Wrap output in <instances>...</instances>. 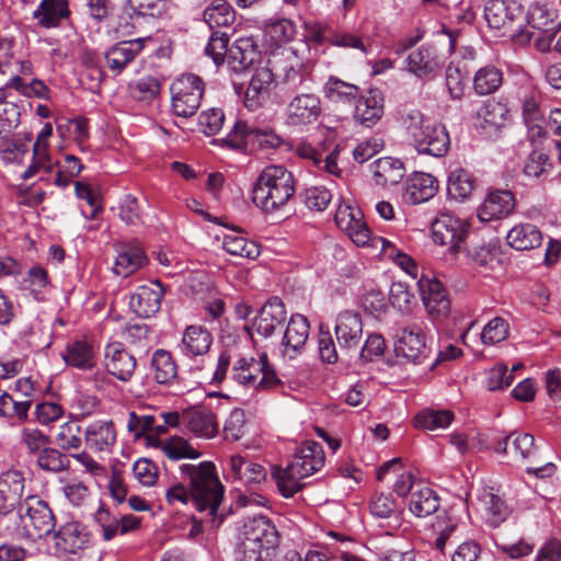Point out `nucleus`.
<instances>
[{
    "instance_id": "5",
    "label": "nucleus",
    "mask_w": 561,
    "mask_h": 561,
    "mask_svg": "<svg viewBox=\"0 0 561 561\" xmlns=\"http://www.w3.org/2000/svg\"><path fill=\"white\" fill-rule=\"evenodd\" d=\"M56 525L51 508L38 495H28L13 515L11 525L5 528L18 538L36 539L48 536Z\"/></svg>"
},
{
    "instance_id": "3",
    "label": "nucleus",
    "mask_w": 561,
    "mask_h": 561,
    "mask_svg": "<svg viewBox=\"0 0 561 561\" xmlns=\"http://www.w3.org/2000/svg\"><path fill=\"white\" fill-rule=\"evenodd\" d=\"M324 451L320 443L314 440L302 443L285 468L277 466L272 470V477L279 493L289 499L300 492L306 486L302 480L319 471L324 466Z\"/></svg>"
},
{
    "instance_id": "40",
    "label": "nucleus",
    "mask_w": 561,
    "mask_h": 561,
    "mask_svg": "<svg viewBox=\"0 0 561 561\" xmlns=\"http://www.w3.org/2000/svg\"><path fill=\"white\" fill-rule=\"evenodd\" d=\"M507 243L517 251L536 249L542 243L541 231L531 224L514 226L506 236Z\"/></svg>"
},
{
    "instance_id": "8",
    "label": "nucleus",
    "mask_w": 561,
    "mask_h": 561,
    "mask_svg": "<svg viewBox=\"0 0 561 561\" xmlns=\"http://www.w3.org/2000/svg\"><path fill=\"white\" fill-rule=\"evenodd\" d=\"M528 25L538 31L535 37V45L538 50H549L551 42L561 27V16L551 3L546 1H534L527 11Z\"/></svg>"
},
{
    "instance_id": "30",
    "label": "nucleus",
    "mask_w": 561,
    "mask_h": 561,
    "mask_svg": "<svg viewBox=\"0 0 561 561\" xmlns=\"http://www.w3.org/2000/svg\"><path fill=\"white\" fill-rule=\"evenodd\" d=\"M260 51L252 37H239L229 48L227 65L234 73L248 70L259 58Z\"/></svg>"
},
{
    "instance_id": "58",
    "label": "nucleus",
    "mask_w": 561,
    "mask_h": 561,
    "mask_svg": "<svg viewBox=\"0 0 561 561\" xmlns=\"http://www.w3.org/2000/svg\"><path fill=\"white\" fill-rule=\"evenodd\" d=\"M415 301L414 294L402 282H393L389 289V302L400 312H410Z\"/></svg>"
},
{
    "instance_id": "47",
    "label": "nucleus",
    "mask_w": 561,
    "mask_h": 561,
    "mask_svg": "<svg viewBox=\"0 0 561 561\" xmlns=\"http://www.w3.org/2000/svg\"><path fill=\"white\" fill-rule=\"evenodd\" d=\"M480 500L484 505L485 518L490 526L497 527L506 520L511 511L505 502L492 490L484 491Z\"/></svg>"
},
{
    "instance_id": "12",
    "label": "nucleus",
    "mask_w": 561,
    "mask_h": 561,
    "mask_svg": "<svg viewBox=\"0 0 561 561\" xmlns=\"http://www.w3.org/2000/svg\"><path fill=\"white\" fill-rule=\"evenodd\" d=\"M519 100L523 122L527 128V139L536 146L537 141L545 140L547 137L540 93L535 89H528L520 94Z\"/></svg>"
},
{
    "instance_id": "2",
    "label": "nucleus",
    "mask_w": 561,
    "mask_h": 561,
    "mask_svg": "<svg viewBox=\"0 0 561 561\" xmlns=\"http://www.w3.org/2000/svg\"><path fill=\"white\" fill-rule=\"evenodd\" d=\"M401 123L408 145L419 154L443 158L448 153L450 137L444 124L417 108L403 112Z\"/></svg>"
},
{
    "instance_id": "43",
    "label": "nucleus",
    "mask_w": 561,
    "mask_h": 561,
    "mask_svg": "<svg viewBox=\"0 0 561 561\" xmlns=\"http://www.w3.org/2000/svg\"><path fill=\"white\" fill-rule=\"evenodd\" d=\"M323 92L324 96L333 103L352 104L358 100L360 89L331 76L324 84Z\"/></svg>"
},
{
    "instance_id": "56",
    "label": "nucleus",
    "mask_w": 561,
    "mask_h": 561,
    "mask_svg": "<svg viewBox=\"0 0 561 561\" xmlns=\"http://www.w3.org/2000/svg\"><path fill=\"white\" fill-rule=\"evenodd\" d=\"M58 167L54 183L59 187L68 186L83 170L80 159L73 154H65L64 160L58 162Z\"/></svg>"
},
{
    "instance_id": "22",
    "label": "nucleus",
    "mask_w": 561,
    "mask_h": 561,
    "mask_svg": "<svg viewBox=\"0 0 561 561\" xmlns=\"http://www.w3.org/2000/svg\"><path fill=\"white\" fill-rule=\"evenodd\" d=\"M535 438L527 433H512L496 440L492 448L497 454H503L508 461L523 462L526 459L535 460Z\"/></svg>"
},
{
    "instance_id": "20",
    "label": "nucleus",
    "mask_w": 561,
    "mask_h": 561,
    "mask_svg": "<svg viewBox=\"0 0 561 561\" xmlns=\"http://www.w3.org/2000/svg\"><path fill=\"white\" fill-rule=\"evenodd\" d=\"M150 38L121 41L112 45L105 53L106 67L114 75H121L139 56L146 42Z\"/></svg>"
},
{
    "instance_id": "9",
    "label": "nucleus",
    "mask_w": 561,
    "mask_h": 561,
    "mask_svg": "<svg viewBox=\"0 0 561 561\" xmlns=\"http://www.w3.org/2000/svg\"><path fill=\"white\" fill-rule=\"evenodd\" d=\"M221 141L238 151H251L256 148L270 150L282 144L280 137L273 130L250 127L241 121L234 123L232 130Z\"/></svg>"
},
{
    "instance_id": "51",
    "label": "nucleus",
    "mask_w": 561,
    "mask_h": 561,
    "mask_svg": "<svg viewBox=\"0 0 561 561\" xmlns=\"http://www.w3.org/2000/svg\"><path fill=\"white\" fill-rule=\"evenodd\" d=\"M36 465L46 472H62L69 467V460L59 449L48 445L36 455Z\"/></svg>"
},
{
    "instance_id": "1",
    "label": "nucleus",
    "mask_w": 561,
    "mask_h": 561,
    "mask_svg": "<svg viewBox=\"0 0 561 561\" xmlns=\"http://www.w3.org/2000/svg\"><path fill=\"white\" fill-rule=\"evenodd\" d=\"M179 470L183 481L165 491L167 502L171 505L192 504L197 511H208L209 515L216 516L225 489L218 479L215 465L211 461L183 463Z\"/></svg>"
},
{
    "instance_id": "25",
    "label": "nucleus",
    "mask_w": 561,
    "mask_h": 561,
    "mask_svg": "<svg viewBox=\"0 0 561 561\" xmlns=\"http://www.w3.org/2000/svg\"><path fill=\"white\" fill-rule=\"evenodd\" d=\"M310 324L302 314L290 317L282 340V353L290 359L301 354L309 337Z\"/></svg>"
},
{
    "instance_id": "60",
    "label": "nucleus",
    "mask_w": 561,
    "mask_h": 561,
    "mask_svg": "<svg viewBox=\"0 0 561 561\" xmlns=\"http://www.w3.org/2000/svg\"><path fill=\"white\" fill-rule=\"evenodd\" d=\"M20 439L28 455H37L50 444V437L36 427H23Z\"/></svg>"
},
{
    "instance_id": "21",
    "label": "nucleus",
    "mask_w": 561,
    "mask_h": 561,
    "mask_svg": "<svg viewBox=\"0 0 561 561\" xmlns=\"http://www.w3.org/2000/svg\"><path fill=\"white\" fill-rule=\"evenodd\" d=\"M104 365L110 375L121 381H128L136 370L137 360L123 343L113 342L105 346Z\"/></svg>"
},
{
    "instance_id": "18",
    "label": "nucleus",
    "mask_w": 561,
    "mask_h": 561,
    "mask_svg": "<svg viewBox=\"0 0 561 561\" xmlns=\"http://www.w3.org/2000/svg\"><path fill=\"white\" fill-rule=\"evenodd\" d=\"M417 287L428 314L435 319L447 317L450 300L443 284L436 278L421 277Z\"/></svg>"
},
{
    "instance_id": "64",
    "label": "nucleus",
    "mask_w": 561,
    "mask_h": 561,
    "mask_svg": "<svg viewBox=\"0 0 561 561\" xmlns=\"http://www.w3.org/2000/svg\"><path fill=\"white\" fill-rule=\"evenodd\" d=\"M245 434V413L242 409H233L224 425L225 439L237 442Z\"/></svg>"
},
{
    "instance_id": "44",
    "label": "nucleus",
    "mask_w": 561,
    "mask_h": 561,
    "mask_svg": "<svg viewBox=\"0 0 561 561\" xmlns=\"http://www.w3.org/2000/svg\"><path fill=\"white\" fill-rule=\"evenodd\" d=\"M146 260L147 256L141 249L125 247L118 252L113 271L118 276L128 277L141 268Z\"/></svg>"
},
{
    "instance_id": "37",
    "label": "nucleus",
    "mask_w": 561,
    "mask_h": 561,
    "mask_svg": "<svg viewBox=\"0 0 561 561\" xmlns=\"http://www.w3.org/2000/svg\"><path fill=\"white\" fill-rule=\"evenodd\" d=\"M54 540L59 552L75 554L84 547L87 535L78 523L71 522L54 533Z\"/></svg>"
},
{
    "instance_id": "7",
    "label": "nucleus",
    "mask_w": 561,
    "mask_h": 561,
    "mask_svg": "<svg viewBox=\"0 0 561 561\" xmlns=\"http://www.w3.org/2000/svg\"><path fill=\"white\" fill-rule=\"evenodd\" d=\"M170 91L173 113L176 116L191 117L201 106L205 83L197 75L184 73L171 83Z\"/></svg>"
},
{
    "instance_id": "53",
    "label": "nucleus",
    "mask_w": 561,
    "mask_h": 561,
    "mask_svg": "<svg viewBox=\"0 0 561 561\" xmlns=\"http://www.w3.org/2000/svg\"><path fill=\"white\" fill-rule=\"evenodd\" d=\"M467 73L458 64L449 62L445 69V85L451 100L459 101L466 91Z\"/></svg>"
},
{
    "instance_id": "57",
    "label": "nucleus",
    "mask_w": 561,
    "mask_h": 561,
    "mask_svg": "<svg viewBox=\"0 0 561 561\" xmlns=\"http://www.w3.org/2000/svg\"><path fill=\"white\" fill-rule=\"evenodd\" d=\"M160 444L164 455L171 460L183 458L196 459L201 456V454L182 437L175 436Z\"/></svg>"
},
{
    "instance_id": "29",
    "label": "nucleus",
    "mask_w": 561,
    "mask_h": 561,
    "mask_svg": "<svg viewBox=\"0 0 561 561\" xmlns=\"http://www.w3.org/2000/svg\"><path fill=\"white\" fill-rule=\"evenodd\" d=\"M154 285V288L138 286L129 298L130 309L140 318H150L160 310L164 291L159 280H156Z\"/></svg>"
},
{
    "instance_id": "19",
    "label": "nucleus",
    "mask_w": 561,
    "mask_h": 561,
    "mask_svg": "<svg viewBox=\"0 0 561 561\" xmlns=\"http://www.w3.org/2000/svg\"><path fill=\"white\" fill-rule=\"evenodd\" d=\"M342 352L357 350L363 337V321L358 312L345 310L337 314L334 328Z\"/></svg>"
},
{
    "instance_id": "31",
    "label": "nucleus",
    "mask_w": 561,
    "mask_h": 561,
    "mask_svg": "<svg viewBox=\"0 0 561 561\" xmlns=\"http://www.w3.org/2000/svg\"><path fill=\"white\" fill-rule=\"evenodd\" d=\"M213 344L211 333L202 325H188L182 335L179 350L187 358L203 357Z\"/></svg>"
},
{
    "instance_id": "23",
    "label": "nucleus",
    "mask_w": 561,
    "mask_h": 561,
    "mask_svg": "<svg viewBox=\"0 0 561 561\" xmlns=\"http://www.w3.org/2000/svg\"><path fill=\"white\" fill-rule=\"evenodd\" d=\"M515 209V197L507 190H492L478 208L480 221H492L506 218Z\"/></svg>"
},
{
    "instance_id": "35",
    "label": "nucleus",
    "mask_w": 561,
    "mask_h": 561,
    "mask_svg": "<svg viewBox=\"0 0 561 561\" xmlns=\"http://www.w3.org/2000/svg\"><path fill=\"white\" fill-rule=\"evenodd\" d=\"M242 537L274 549L278 543V531L266 516H254L243 525Z\"/></svg>"
},
{
    "instance_id": "62",
    "label": "nucleus",
    "mask_w": 561,
    "mask_h": 561,
    "mask_svg": "<svg viewBox=\"0 0 561 561\" xmlns=\"http://www.w3.org/2000/svg\"><path fill=\"white\" fill-rule=\"evenodd\" d=\"M229 35L226 32H213L205 47V54L209 56L216 65H220L228 56Z\"/></svg>"
},
{
    "instance_id": "6",
    "label": "nucleus",
    "mask_w": 561,
    "mask_h": 561,
    "mask_svg": "<svg viewBox=\"0 0 561 561\" xmlns=\"http://www.w3.org/2000/svg\"><path fill=\"white\" fill-rule=\"evenodd\" d=\"M230 376L234 382L255 390H277L283 386L266 353L259 358L239 356L232 363Z\"/></svg>"
},
{
    "instance_id": "36",
    "label": "nucleus",
    "mask_w": 561,
    "mask_h": 561,
    "mask_svg": "<svg viewBox=\"0 0 561 561\" xmlns=\"http://www.w3.org/2000/svg\"><path fill=\"white\" fill-rule=\"evenodd\" d=\"M150 371L154 381L163 386H172L179 379L178 365L169 351L156 350L150 359Z\"/></svg>"
},
{
    "instance_id": "54",
    "label": "nucleus",
    "mask_w": 561,
    "mask_h": 561,
    "mask_svg": "<svg viewBox=\"0 0 561 561\" xmlns=\"http://www.w3.org/2000/svg\"><path fill=\"white\" fill-rule=\"evenodd\" d=\"M458 527V522L455 517L446 512L436 516L432 525L434 533L437 535L434 547L440 553L445 552V546L451 535Z\"/></svg>"
},
{
    "instance_id": "42",
    "label": "nucleus",
    "mask_w": 561,
    "mask_h": 561,
    "mask_svg": "<svg viewBox=\"0 0 561 561\" xmlns=\"http://www.w3.org/2000/svg\"><path fill=\"white\" fill-rule=\"evenodd\" d=\"M503 80L502 69L494 65H485L476 71L472 78V88L477 95H490L501 88Z\"/></svg>"
},
{
    "instance_id": "63",
    "label": "nucleus",
    "mask_w": 561,
    "mask_h": 561,
    "mask_svg": "<svg viewBox=\"0 0 561 561\" xmlns=\"http://www.w3.org/2000/svg\"><path fill=\"white\" fill-rule=\"evenodd\" d=\"M224 122V111L218 107L203 111L198 116L199 130L207 136L216 135L222 128Z\"/></svg>"
},
{
    "instance_id": "50",
    "label": "nucleus",
    "mask_w": 561,
    "mask_h": 561,
    "mask_svg": "<svg viewBox=\"0 0 561 561\" xmlns=\"http://www.w3.org/2000/svg\"><path fill=\"white\" fill-rule=\"evenodd\" d=\"M128 89L134 100L148 104L159 95L161 83L157 78L147 76L129 83Z\"/></svg>"
},
{
    "instance_id": "15",
    "label": "nucleus",
    "mask_w": 561,
    "mask_h": 561,
    "mask_svg": "<svg viewBox=\"0 0 561 561\" xmlns=\"http://www.w3.org/2000/svg\"><path fill=\"white\" fill-rule=\"evenodd\" d=\"M25 478L20 470H8L0 474V517H11L23 504Z\"/></svg>"
},
{
    "instance_id": "4",
    "label": "nucleus",
    "mask_w": 561,
    "mask_h": 561,
    "mask_svg": "<svg viewBox=\"0 0 561 561\" xmlns=\"http://www.w3.org/2000/svg\"><path fill=\"white\" fill-rule=\"evenodd\" d=\"M295 193V180L283 165L265 167L252 188L254 205L267 215L280 213Z\"/></svg>"
},
{
    "instance_id": "14",
    "label": "nucleus",
    "mask_w": 561,
    "mask_h": 561,
    "mask_svg": "<svg viewBox=\"0 0 561 561\" xmlns=\"http://www.w3.org/2000/svg\"><path fill=\"white\" fill-rule=\"evenodd\" d=\"M334 220L336 226L344 231L358 247L366 245L370 239V230L364 221L362 210L350 203H339Z\"/></svg>"
},
{
    "instance_id": "24",
    "label": "nucleus",
    "mask_w": 561,
    "mask_h": 561,
    "mask_svg": "<svg viewBox=\"0 0 561 561\" xmlns=\"http://www.w3.org/2000/svg\"><path fill=\"white\" fill-rule=\"evenodd\" d=\"M522 14V7L514 1L490 0L484 7L485 21L494 30L515 31L513 25Z\"/></svg>"
},
{
    "instance_id": "45",
    "label": "nucleus",
    "mask_w": 561,
    "mask_h": 561,
    "mask_svg": "<svg viewBox=\"0 0 561 561\" xmlns=\"http://www.w3.org/2000/svg\"><path fill=\"white\" fill-rule=\"evenodd\" d=\"M234 20L236 12L226 0H213L204 10V21L210 28L229 27Z\"/></svg>"
},
{
    "instance_id": "38",
    "label": "nucleus",
    "mask_w": 561,
    "mask_h": 561,
    "mask_svg": "<svg viewBox=\"0 0 561 561\" xmlns=\"http://www.w3.org/2000/svg\"><path fill=\"white\" fill-rule=\"evenodd\" d=\"M477 185V179L468 170L457 168L449 172L447 195L456 202H466L471 197Z\"/></svg>"
},
{
    "instance_id": "13",
    "label": "nucleus",
    "mask_w": 561,
    "mask_h": 561,
    "mask_svg": "<svg viewBox=\"0 0 561 561\" xmlns=\"http://www.w3.org/2000/svg\"><path fill=\"white\" fill-rule=\"evenodd\" d=\"M368 549L379 561H415L412 545L403 537L383 533L368 541Z\"/></svg>"
},
{
    "instance_id": "28",
    "label": "nucleus",
    "mask_w": 561,
    "mask_h": 561,
    "mask_svg": "<svg viewBox=\"0 0 561 561\" xmlns=\"http://www.w3.org/2000/svg\"><path fill=\"white\" fill-rule=\"evenodd\" d=\"M383 115V95L378 89H370L355 102L354 119L359 125L370 128Z\"/></svg>"
},
{
    "instance_id": "41",
    "label": "nucleus",
    "mask_w": 561,
    "mask_h": 561,
    "mask_svg": "<svg viewBox=\"0 0 561 561\" xmlns=\"http://www.w3.org/2000/svg\"><path fill=\"white\" fill-rule=\"evenodd\" d=\"M439 506L440 499L433 489L428 486H422L411 492L409 511L415 517H427L437 512Z\"/></svg>"
},
{
    "instance_id": "59",
    "label": "nucleus",
    "mask_w": 561,
    "mask_h": 561,
    "mask_svg": "<svg viewBox=\"0 0 561 561\" xmlns=\"http://www.w3.org/2000/svg\"><path fill=\"white\" fill-rule=\"evenodd\" d=\"M467 255L478 265L480 266H489L492 267L494 262H499L500 251L499 248L493 243H484L481 245H473L471 248L465 249Z\"/></svg>"
},
{
    "instance_id": "16",
    "label": "nucleus",
    "mask_w": 561,
    "mask_h": 561,
    "mask_svg": "<svg viewBox=\"0 0 561 561\" xmlns=\"http://www.w3.org/2000/svg\"><path fill=\"white\" fill-rule=\"evenodd\" d=\"M405 66L417 79L426 80L438 76L443 61L435 46L424 44L407 56Z\"/></svg>"
},
{
    "instance_id": "26",
    "label": "nucleus",
    "mask_w": 561,
    "mask_h": 561,
    "mask_svg": "<svg viewBox=\"0 0 561 561\" xmlns=\"http://www.w3.org/2000/svg\"><path fill=\"white\" fill-rule=\"evenodd\" d=\"M286 318L287 312L284 302L280 298L274 296L260 309L259 314L254 319L253 327L257 334L270 337L276 329L284 325Z\"/></svg>"
},
{
    "instance_id": "39",
    "label": "nucleus",
    "mask_w": 561,
    "mask_h": 561,
    "mask_svg": "<svg viewBox=\"0 0 561 561\" xmlns=\"http://www.w3.org/2000/svg\"><path fill=\"white\" fill-rule=\"evenodd\" d=\"M374 179L379 185H396L404 176L403 162L393 157H382L371 164Z\"/></svg>"
},
{
    "instance_id": "48",
    "label": "nucleus",
    "mask_w": 561,
    "mask_h": 561,
    "mask_svg": "<svg viewBox=\"0 0 561 561\" xmlns=\"http://www.w3.org/2000/svg\"><path fill=\"white\" fill-rule=\"evenodd\" d=\"M222 248L233 256L253 260L260 255L259 244L239 234H226L222 240Z\"/></svg>"
},
{
    "instance_id": "33",
    "label": "nucleus",
    "mask_w": 561,
    "mask_h": 561,
    "mask_svg": "<svg viewBox=\"0 0 561 561\" xmlns=\"http://www.w3.org/2000/svg\"><path fill=\"white\" fill-rule=\"evenodd\" d=\"M33 19L43 28H55L70 16L68 0H41Z\"/></svg>"
},
{
    "instance_id": "32",
    "label": "nucleus",
    "mask_w": 561,
    "mask_h": 561,
    "mask_svg": "<svg viewBox=\"0 0 561 561\" xmlns=\"http://www.w3.org/2000/svg\"><path fill=\"white\" fill-rule=\"evenodd\" d=\"M183 426L201 437H213L218 432L216 415L206 407H194L183 411Z\"/></svg>"
},
{
    "instance_id": "17",
    "label": "nucleus",
    "mask_w": 561,
    "mask_h": 561,
    "mask_svg": "<svg viewBox=\"0 0 561 561\" xmlns=\"http://www.w3.org/2000/svg\"><path fill=\"white\" fill-rule=\"evenodd\" d=\"M396 352L413 364L423 363L428 356L423 329L417 324L402 328L398 333Z\"/></svg>"
},
{
    "instance_id": "27",
    "label": "nucleus",
    "mask_w": 561,
    "mask_h": 561,
    "mask_svg": "<svg viewBox=\"0 0 561 561\" xmlns=\"http://www.w3.org/2000/svg\"><path fill=\"white\" fill-rule=\"evenodd\" d=\"M403 199L412 205L425 203L438 191L437 180L430 173L415 172L405 180Z\"/></svg>"
},
{
    "instance_id": "61",
    "label": "nucleus",
    "mask_w": 561,
    "mask_h": 561,
    "mask_svg": "<svg viewBox=\"0 0 561 561\" xmlns=\"http://www.w3.org/2000/svg\"><path fill=\"white\" fill-rule=\"evenodd\" d=\"M510 325L501 317L490 320L481 332V341L485 345H492L504 341L508 335Z\"/></svg>"
},
{
    "instance_id": "55",
    "label": "nucleus",
    "mask_w": 561,
    "mask_h": 561,
    "mask_svg": "<svg viewBox=\"0 0 561 561\" xmlns=\"http://www.w3.org/2000/svg\"><path fill=\"white\" fill-rule=\"evenodd\" d=\"M270 547H264L244 537L240 539L237 547V561H268L271 557Z\"/></svg>"
},
{
    "instance_id": "10",
    "label": "nucleus",
    "mask_w": 561,
    "mask_h": 561,
    "mask_svg": "<svg viewBox=\"0 0 561 561\" xmlns=\"http://www.w3.org/2000/svg\"><path fill=\"white\" fill-rule=\"evenodd\" d=\"M470 225L450 213L443 211L432 221V237L435 243L448 247L453 255L465 249Z\"/></svg>"
},
{
    "instance_id": "46",
    "label": "nucleus",
    "mask_w": 561,
    "mask_h": 561,
    "mask_svg": "<svg viewBox=\"0 0 561 561\" xmlns=\"http://www.w3.org/2000/svg\"><path fill=\"white\" fill-rule=\"evenodd\" d=\"M62 358L67 365L79 369H91L94 366L93 346L87 341H75L68 345Z\"/></svg>"
},
{
    "instance_id": "52",
    "label": "nucleus",
    "mask_w": 561,
    "mask_h": 561,
    "mask_svg": "<svg viewBox=\"0 0 561 561\" xmlns=\"http://www.w3.org/2000/svg\"><path fill=\"white\" fill-rule=\"evenodd\" d=\"M81 427L77 421H68L59 426L55 443L60 450L79 449L82 445Z\"/></svg>"
},
{
    "instance_id": "11",
    "label": "nucleus",
    "mask_w": 561,
    "mask_h": 561,
    "mask_svg": "<svg viewBox=\"0 0 561 561\" xmlns=\"http://www.w3.org/2000/svg\"><path fill=\"white\" fill-rule=\"evenodd\" d=\"M322 115V103L316 93H299L291 98L284 110V124L302 130L316 124Z\"/></svg>"
},
{
    "instance_id": "34",
    "label": "nucleus",
    "mask_w": 561,
    "mask_h": 561,
    "mask_svg": "<svg viewBox=\"0 0 561 561\" xmlns=\"http://www.w3.org/2000/svg\"><path fill=\"white\" fill-rule=\"evenodd\" d=\"M84 440L87 447L95 453L108 451L116 442L113 421L96 420L90 423L84 431Z\"/></svg>"
},
{
    "instance_id": "49",
    "label": "nucleus",
    "mask_w": 561,
    "mask_h": 561,
    "mask_svg": "<svg viewBox=\"0 0 561 561\" xmlns=\"http://www.w3.org/2000/svg\"><path fill=\"white\" fill-rule=\"evenodd\" d=\"M454 417L455 415L450 410L425 409L415 415L414 422L416 427L435 431L448 427Z\"/></svg>"
}]
</instances>
